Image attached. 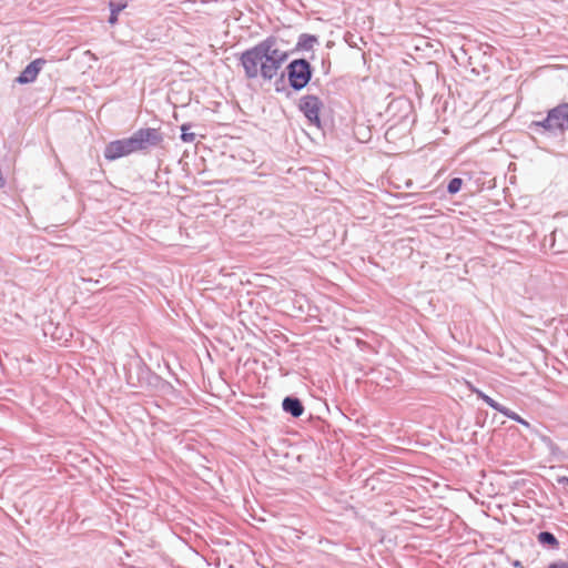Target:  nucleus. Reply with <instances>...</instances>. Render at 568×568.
<instances>
[{"instance_id": "4", "label": "nucleus", "mask_w": 568, "mask_h": 568, "mask_svg": "<svg viewBox=\"0 0 568 568\" xmlns=\"http://www.w3.org/2000/svg\"><path fill=\"white\" fill-rule=\"evenodd\" d=\"M311 79V67L306 60H294L288 65V80L293 88H304Z\"/></svg>"}, {"instance_id": "7", "label": "nucleus", "mask_w": 568, "mask_h": 568, "mask_svg": "<svg viewBox=\"0 0 568 568\" xmlns=\"http://www.w3.org/2000/svg\"><path fill=\"white\" fill-rule=\"evenodd\" d=\"M469 389L475 393L479 398H481L487 405H489L491 408L498 410L503 415L509 417L510 419L520 423L525 427H529V423L525 419H523L518 414L511 412L510 409L499 405L497 402H495L491 397L484 394L481 390L477 389L475 386L468 383Z\"/></svg>"}, {"instance_id": "14", "label": "nucleus", "mask_w": 568, "mask_h": 568, "mask_svg": "<svg viewBox=\"0 0 568 568\" xmlns=\"http://www.w3.org/2000/svg\"><path fill=\"white\" fill-rule=\"evenodd\" d=\"M125 7H126V2L124 0L110 2V10L115 11L118 13H120V11H122Z\"/></svg>"}, {"instance_id": "2", "label": "nucleus", "mask_w": 568, "mask_h": 568, "mask_svg": "<svg viewBox=\"0 0 568 568\" xmlns=\"http://www.w3.org/2000/svg\"><path fill=\"white\" fill-rule=\"evenodd\" d=\"M128 141L132 153H135L160 145L163 138L159 129L148 128L135 131Z\"/></svg>"}, {"instance_id": "15", "label": "nucleus", "mask_w": 568, "mask_h": 568, "mask_svg": "<svg viewBox=\"0 0 568 568\" xmlns=\"http://www.w3.org/2000/svg\"><path fill=\"white\" fill-rule=\"evenodd\" d=\"M182 131H183V134H182V140L184 142H192L195 138L194 133H185V125H182Z\"/></svg>"}, {"instance_id": "11", "label": "nucleus", "mask_w": 568, "mask_h": 568, "mask_svg": "<svg viewBox=\"0 0 568 568\" xmlns=\"http://www.w3.org/2000/svg\"><path fill=\"white\" fill-rule=\"evenodd\" d=\"M316 42L317 38L315 36L304 33L298 38L297 47L303 50H311Z\"/></svg>"}, {"instance_id": "12", "label": "nucleus", "mask_w": 568, "mask_h": 568, "mask_svg": "<svg viewBox=\"0 0 568 568\" xmlns=\"http://www.w3.org/2000/svg\"><path fill=\"white\" fill-rule=\"evenodd\" d=\"M537 538L540 544L549 545L554 548L558 546V540L551 532L542 531L538 535Z\"/></svg>"}, {"instance_id": "8", "label": "nucleus", "mask_w": 568, "mask_h": 568, "mask_svg": "<svg viewBox=\"0 0 568 568\" xmlns=\"http://www.w3.org/2000/svg\"><path fill=\"white\" fill-rule=\"evenodd\" d=\"M132 154L130 143L126 139L115 140L110 142L104 150V156L106 160L113 161L119 158H123Z\"/></svg>"}, {"instance_id": "3", "label": "nucleus", "mask_w": 568, "mask_h": 568, "mask_svg": "<svg viewBox=\"0 0 568 568\" xmlns=\"http://www.w3.org/2000/svg\"><path fill=\"white\" fill-rule=\"evenodd\" d=\"M534 124L549 131H564L568 129V104L554 108L544 121L534 122Z\"/></svg>"}, {"instance_id": "17", "label": "nucleus", "mask_w": 568, "mask_h": 568, "mask_svg": "<svg viewBox=\"0 0 568 568\" xmlns=\"http://www.w3.org/2000/svg\"><path fill=\"white\" fill-rule=\"evenodd\" d=\"M557 483L559 485H562L564 487H568V477L567 476H560L557 478Z\"/></svg>"}, {"instance_id": "16", "label": "nucleus", "mask_w": 568, "mask_h": 568, "mask_svg": "<svg viewBox=\"0 0 568 568\" xmlns=\"http://www.w3.org/2000/svg\"><path fill=\"white\" fill-rule=\"evenodd\" d=\"M118 16H119L118 12L111 11V14H110V18H109L110 24H115L118 22Z\"/></svg>"}, {"instance_id": "13", "label": "nucleus", "mask_w": 568, "mask_h": 568, "mask_svg": "<svg viewBox=\"0 0 568 568\" xmlns=\"http://www.w3.org/2000/svg\"><path fill=\"white\" fill-rule=\"evenodd\" d=\"M462 186H463V180L459 178H454L449 181L447 191L450 194H455L460 191Z\"/></svg>"}, {"instance_id": "18", "label": "nucleus", "mask_w": 568, "mask_h": 568, "mask_svg": "<svg viewBox=\"0 0 568 568\" xmlns=\"http://www.w3.org/2000/svg\"><path fill=\"white\" fill-rule=\"evenodd\" d=\"M513 567H515V568H523V564L519 560H515V561H513Z\"/></svg>"}, {"instance_id": "9", "label": "nucleus", "mask_w": 568, "mask_h": 568, "mask_svg": "<svg viewBox=\"0 0 568 568\" xmlns=\"http://www.w3.org/2000/svg\"><path fill=\"white\" fill-rule=\"evenodd\" d=\"M44 64H45V60L42 58L33 60L20 73V75L17 78V82L20 84H26V83H31V82L36 81L39 72L41 71V69Z\"/></svg>"}, {"instance_id": "6", "label": "nucleus", "mask_w": 568, "mask_h": 568, "mask_svg": "<svg viewBox=\"0 0 568 568\" xmlns=\"http://www.w3.org/2000/svg\"><path fill=\"white\" fill-rule=\"evenodd\" d=\"M469 389L475 393L479 398H481L487 405H489L491 408L498 410L503 415L509 417L510 419L520 423L525 427H529V423L525 419H523L518 414L511 412L510 409L499 405L497 402H495L491 397L484 394L481 390L477 389L475 386L468 383Z\"/></svg>"}, {"instance_id": "10", "label": "nucleus", "mask_w": 568, "mask_h": 568, "mask_svg": "<svg viewBox=\"0 0 568 568\" xmlns=\"http://www.w3.org/2000/svg\"><path fill=\"white\" fill-rule=\"evenodd\" d=\"M283 409L294 417H300L304 413V407L300 399L286 397L283 400Z\"/></svg>"}, {"instance_id": "1", "label": "nucleus", "mask_w": 568, "mask_h": 568, "mask_svg": "<svg viewBox=\"0 0 568 568\" xmlns=\"http://www.w3.org/2000/svg\"><path fill=\"white\" fill-rule=\"evenodd\" d=\"M288 57V51L281 41L275 37H268L245 50L240 57V62L246 78L261 77L264 80H272L277 77Z\"/></svg>"}, {"instance_id": "5", "label": "nucleus", "mask_w": 568, "mask_h": 568, "mask_svg": "<svg viewBox=\"0 0 568 568\" xmlns=\"http://www.w3.org/2000/svg\"><path fill=\"white\" fill-rule=\"evenodd\" d=\"M300 109L312 124L320 126V112L322 109V102L317 97H304L301 100Z\"/></svg>"}, {"instance_id": "19", "label": "nucleus", "mask_w": 568, "mask_h": 568, "mask_svg": "<svg viewBox=\"0 0 568 568\" xmlns=\"http://www.w3.org/2000/svg\"><path fill=\"white\" fill-rule=\"evenodd\" d=\"M549 568H564L562 566H559V565H556V564H552L549 566Z\"/></svg>"}]
</instances>
